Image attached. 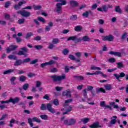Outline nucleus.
I'll return each mask as SVG.
<instances>
[{"instance_id":"nucleus-1","label":"nucleus","mask_w":128,"mask_h":128,"mask_svg":"<svg viewBox=\"0 0 128 128\" xmlns=\"http://www.w3.org/2000/svg\"><path fill=\"white\" fill-rule=\"evenodd\" d=\"M72 102V99H68L65 100V102L63 105L64 108L61 110H66L65 112H63V114H66L68 112H72V106H68V104H70V102Z\"/></svg>"},{"instance_id":"nucleus-2","label":"nucleus","mask_w":128,"mask_h":128,"mask_svg":"<svg viewBox=\"0 0 128 128\" xmlns=\"http://www.w3.org/2000/svg\"><path fill=\"white\" fill-rule=\"evenodd\" d=\"M50 78L54 82H60L62 80H66V74H63L62 76L54 74L51 76Z\"/></svg>"},{"instance_id":"nucleus-3","label":"nucleus","mask_w":128,"mask_h":128,"mask_svg":"<svg viewBox=\"0 0 128 128\" xmlns=\"http://www.w3.org/2000/svg\"><path fill=\"white\" fill-rule=\"evenodd\" d=\"M102 40L104 41L108 40V42H114V36L112 34H109L106 36H102Z\"/></svg>"},{"instance_id":"nucleus-4","label":"nucleus","mask_w":128,"mask_h":128,"mask_svg":"<svg viewBox=\"0 0 128 128\" xmlns=\"http://www.w3.org/2000/svg\"><path fill=\"white\" fill-rule=\"evenodd\" d=\"M32 122H40V120L38 118L36 117H34L32 118H32H29L28 119V124H30V126L32 128V126H34V123H32Z\"/></svg>"},{"instance_id":"nucleus-5","label":"nucleus","mask_w":128,"mask_h":128,"mask_svg":"<svg viewBox=\"0 0 128 128\" xmlns=\"http://www.w3.org/2000/svg\"><path fill=\"white\" fill-rule=\"evenodd\" d=\"M67 40H73V42H82V38H78V36H72L69 37Z\"/></svg>"},{"instance_id":"nucleus-6","label":"nucleus","mask_w":128,"mask_h":128,"mask_svg":"<svg viewBox=\"0 0 128 128\" xmlns=\"http://www.w3.org/2000/svg\"><path fill=\"white\" fill-rule=\"evenodd\" d=\"M116 118H118V116H113L110 118L111 120L110 121V124L108 125L109 128H110V126L114 124H116Z\"/></svg>"},{"instance_id":"nucleus-7","label":"nucleus","mask_w":128,"mask_h":128,"mask_svg":"<svg viewBox=\"0 0 128 128\" xmlns=\"http://www.w3.org/2000/svg\"><path fill=\"white\" fill-rule=\"evenodd\" d=\"M46 110H48L52 114H54L56 112V110L54 108H52V105L50 104H46Z\"/></svg>"},{"instance_id":"nucleus-8","label":"nucleus","mask_w":128,"mask_h":128,"mask_svg":"<svg viewBox=\"0 0 128 128\" xmlns=\"http://www.w3.org/2000/svg\"><path fill=\"white\" fill-rule=\"evenodd\" d=\"M26 4V1L22 0L18 4H15L14 6V8L16 10H20V6L23 4Z\"/></svg>"},{"instance_id":"nucleus-9","label":"nucleus","mask_w":128,"mask_h":128,"mask_svg":"<svg viewBox=\"0 0 128 128\" xmlns=\"http://www.w3.org/2000/svg\"><path fill=\"white\" fill-rule=\"evenodd\" d=\"M16 48H18V46L11 45L6 48L7 53L9 54V52H10L12 50H14Z\"/></svg>"},{"instance_id":"nucleus-10","label":"nucleus","mask_w":128,"mask_h":128,"mask_svg":"<svg viewBox=\"0 0 128 128\" xmlns=\"http://www.w3.org/2000/svg\"><path fill=\"white\" fill-rule=\"evenodd\" d=\"M90 128H102V126L100 125V122H94L90 126Z\"/></svg>"},{"instance_id":"nucleus-11","label":"nucleus","mask_w":128,"mask_h":128,"mask_svg":"<svg viewBox=\"0 0 128 128\" xmlns=\"http://www.w3.org/2000/svg\"><path fill=\"white\" fill-rule=\"evenodd\" d=\"M62 4L60 3H57L56 4V12L58 14H61L62 12Z\"/></svg>"},{"instance_id":"nucleus-12","label":"nucleus","mask_w":128,"mask_h":128,"mask_svg":"<svg viewBox=\"0 0 128 128\" xmlns=\"http://www.w3.org/2000/svg\"><path fill=\"white\" fill-rule=\"evenodd\" d=\"M62 96H66L67 98H70L72 96V92L70 90H68L62 92Z\"/></svg>"},{"instance_id":"nucleus-13","label":"nucleus","mask_w":128,"mask_h":128,"mask_svg":"<svg viewBox=\"0 0 128 128\" xmlns=\"http://www.w3.org/2000/svg\"><path fill=\"white\" fill-rule=\"evenodd\" d=\"M10 102H12V104H16L20 102V98H10Z\"/></svg>"},{"instance_id":"nucleus-14","label":"nucleus","mask_w":128,"mask_h":128,"mask_svg":"<svg viewBox=\"0 0 128 128\" xmlns=\"http://www.w3.org/2000/svg\"><path fill=\"white\" fill-rule=\"evenodd\" d=\"M81 40L83 42H90V38L88 36H82V38H81Z\"/></svg>"},{"instance_id":"nucleus-15","label":"nucleus","mask_w":128,"mask_h":128,"mask_svg":"<svg viewBox=\"0 0 128 128\" xmlns=\"http://www.w3.org/2000/svg\"><path fill=\"white\" fill-rule=\"evenodd\" d=\"M22 16H26V17L30 16V12L24 10L22 12Z\"/></svg>"},{"instance_id":"nucleus-16","label":"nucleus","mask_w":128,"mask_h":128,"mask_svg":"<svg viewBox=\"0 0 128 128\" xmlns=\"http://www.w3.org/2000/svg\"><path fill=\"white\" fill-rule=\"evenodd\" d=\"M82 122L84 124H87V122H90V118H84L80 120V121H79L78 122V124H80V122Z\"/></svg>"},{"instance_id":"nucleus-17","label":"nucleus","mask_w":128,"mask_h":128,"mask_svg":"<svg viewBox=\"0 0 128 128\" xmlns=\"http://www.w3.org/2000/svg\"><path fill=\"white\" fill-rule=\"evenodd\" d=\"M69 58H70L72 60H76V62H80V59H76V57L72 55H69Z\"/></svg>"},{"instance_id":"nucleus-18","label":"nucleus","mask_w":128,"mask_h":128,"mask_svg":"<svg viewBox=\"0 0 128 128\" xmlns=\"http://www.w3.org/2000/svg\"><path fill=\"white\" fill-rule=\"evenodd\" d=\"M70 4L72 6H78V3L76 1L72 0L70 1Z\"/></svg>"},{"instance_id":"nucleus-19","label":"nucleus","mask_w":128,"mask_h":128,"mask_svg":"<svg viewBox=\"0 0 128 128\" xmlns=\"http://www.w3.org/2000/svg\"><path fill=\"white\" fill-rule=\"evenodd\" d=\"M22 64V60H16V62L14 64V66H20Z\"/></svg>"},{"instance_id":"nucleus-20","label":"nucleus","mask_w":128,"mask_h":128,"mask_svg":"<svg viewBox=\"0 0 128 128\" xmlns=\"http://www.w3.org/2000/svg\"><path fill=\"white\" fill-rule=\"evenodd\" d=\"M14 72V70L10 69L8 70L4 71L3 72V74H12V72Z\"/></svg>"},{"instance_id":"nucleus-21","label":"nucleus","mask_w":128,"mask_h":128,"mask_svg":"<svg viewBox=\"0 0 128 128\" xmlns=\"http://www.w3.org/2000/svg\"><path fill=\"white\" fill-rule=\"evenodd\" d=\"M90 70H102V68L94 66H90Z\"/></svg>"},{"instance_id":"nucleus-22","label":"nucleus","mask_w":128,"mask_h":128,"mask_svg":"<svg viewBox=\"0 0 128 128\" xmlns=\"http://www.w3.org/2000/svg\"><path fill=\"white\" fill-rule=\"evenodd\" d=\"M116 64L118 68H124V63L122 62H117Z\"/></svg>"},{"instance_id":"nucleus-23","label":"nucleus","mask_w":128,"mask_h":128,"mask_svg":"<svg viewBox=\"0 0 128 128\" xmlns=\"http://www.w3.org/2000/svg\"><path fill=\"white\" fill-rule=\"evenodd\" d=\"M115 12H118V14H122V9L120 8V6H116Z\"/></svg>"},{"instance_id":"nucleus-24","label":"nucleus","mask_w":128,"mask_h":128,"mask_svg":"<svg viewBox=\"0 0 128 128\" xmlns=\"http://www.w3.org/2000/svg\"><path fill=\"white\" fill-rule=\"evenodd\" d=\"M74 30L75 32H80L82 30V26H78L74 27Z\"/></svg>"},{"instance_id":"nucleus-25","label":"nucleus","mask_w":128,"mask_h":128,"mask_svg":"<svg viewBox=\"0 0 128 128\" xmlns=\"http://www.w3.org/2000/svg\"><path fill=\"white\" fill-rule=\"evenodd\" d=\"M76 119L71 118L69 120V126H72L76 124Z\"/></svg>"},{"instance_id":"nucleus-26","label":"nucleus","mask_w":128,"mask_h":128,"mask_svg":"<svg viewBox=\"0 0 128 128\" xmlns=\"http://www.w3.org/2000/svg\"><path fill=\"white\" fill-rule=\"evenodd\" d=\"M96 92H104V94H106V90H104L102 88H96Z\"/></svg>"},{"instance_id":"nucleus-27","label":"nucleus","mask_w":128,"mask_h":128,"mask_svg":"<svg viewBox=\"0 0 128 128\" xmlns=\"http://www.w3.org/2000/svg\"><path fill=\"white\" fill-rule=\"evenodd\" d=\"M16 80V77L12 76L10 80V82L12 86H16V83L14 82V80Z\"/></svg>"},{"instance_id":"nucleus-28","label":"nucleus","mask_w":128,"mask_h":128,"mask_svg":"<svg viewBox=\"0 0 128 128\" xmlns=\"http://www.w3.org/2000/svg\"><path fill=\"white\" fill-rule=\"evenodd\" d=\"M34 36V34H32V32H30L26 34V36L25 37V38H26V40H30V36Z\"/></svg>"},{"instance_id":"nucleus-29","label":"nucleus","mask_w":128,"mask_h":128,"mask_svg":"<svg viewBox=\"0 0 128 128\" xmlns=\"http://www.w3.org/2000/svg\"><path fill=\"white\" fill-rule=\"evenodd\" d=\"M52 42L54 44H60V40L58 38H55L52 40Z\"/></svg>"},{"instance_id":"nucleus-30","label":"nucleus","mask_w":128,"mask_h":128,"mask_svg":"<svg viewBox=\"0 0 128 128\" xmlns=\"http://www.w3.org/2000/svg\"><path fill=\"white\" fill-rule=\"evenodd\" d=\"M104 86L106 90H112V85L110 84L104 85Z\"/></svg>"},{"instance_id":"nucleus-31","label":"nucleus","mask_w":128,"mask_h":128,"mask_svg":"<svg viewBox=\"0 0 128 128\" xmlns=\"http://www.w3.org/2000/svg\"><path fill=\"white\" fill-rule=\"evenodd\" d=\"M52 104H54V106H58L60 104V102H58V99H54L52 100Z\"/></svg>"},{"instance_id":"nucleus-32","label":"nucleus","mask_w":128,"mask_h":128,"mask_svg":"<svg viewBox=\"0 0 128 128\" xmlns=\"http://www.w3.org/2000/svg\"><path fill=\"white\" fill-rule=\"evenodd\" d=\"M92 12L90 10L89 11H86L84 13L82 14L83 16H84L85 18H88V14H90Z\"/></svg>"},{"instance_id":"nucleus-33","label":"nucleus","mask_w":128,"mask_h":128,"mask_svg":"<svg viewBox=\"0 0 128 128\" xmlns=\"http://www.w3.org/2000/svg\"><path fill=\"white\" fill-rule=\"evenodd\" d=\"M26 80V76H21L19 77V80L20 82H25Z\"/></svg>"},{"instance_id":"nucleus-34","label":"nucleus","mask_w":128,"mask_h":128,"mask_svg":"<svg viewBox=\"0 0 128 128\" xmlns=\"http://www.w3.org/2000/svg\"><path fill=\"white\" fill-rule=\"evenodd\" d=\"M110 106H113L114 108H118V105L116 104V103L114 102L110 103Z\"/></svg>"},{"instance_id":"nucleus-35","label":"nucleus","mask_w":128,"mask_h":128,"mask_svg":"<svg viewBox=\"0 0 128 128\" xmlns=\"http://www.w3.org/2000/svg\"><path fill=\"white\" fill-rule=\"evenodd\" d=\"M75 56L78 58L77 60H80V56H82V52H77L75 53Z\"/></svg>"},{"instance_id":"nucleus-36","label":"nucleus","mask_w":128,"mask_h":128,"mask_svg":"<svg viewBox=\"0 0 128 128\" xmlns=\"http://www.w3.org/2000/svg\"><path fill=\"white\" fill-rule=\"evenodd\" d=\"M14 122H16V120H14V118H12L10 120V123L9 124V126H10V128H12V126H14V125L12 124H14Z\"/></svg>"},{"instance_id":"nucleus-37","label":"nucleus","mask_w":128,"mask_h":128,"mask_svg":"<svg viewBox=\"0 0 128 128\" xmlns=\"http://www.w3.org/2000/svg\"><path fill=\"white\" fill-rule=\"evenodd\" d=\"M38 20L40 22H44V24H46V20H44V18H42V17L39 16L38 18Z\"/></svg>"},{"instance_id":"nucleus-38","label":"nucleus","mask_w":128,"mask_h":128,"mask_svg":"<svg viewBox=\"0 0 128 128\" xmlns=\"http://www.w3.org/2000/svg\"><path fill=\"white\" fill-rule=\"evenodd\" d=\"M18 56H26V54L23 50H20L18 53Z\"/></svg>"},{"instance_id":"nucleus-39","label":"nucleus","mask_w":128,"mask_h":128,"mask_svg":"<svg viewBox=\"0 0 128 128\" xmlns=\"http://www.w3.org/2000/svg\"><path fill=\"white\" fill-rule=\"evenodd\" d=\"M30 84H25L23 85V90H26L28 88Z\"/></svg>"},{"instance_id":"nucleus-40","label":"nucleus","mask_w":128,"mask_h":128,"mask_svg":"<svg viewBox=\"0 0 128 128\" xmlns=\"http://www.w3.org/2000/svg\"><path fill=\"white\" fill-rule=\"evenodd\" d=\"M56 2H62L60 4L62 6L66 4V0H56Z\"/></svg>"},{"instance_id":"nucleus-41","label":"nucleus","mask_w":128,"mask_h":128,"mask_svg":"<svg viewBox=\"0 0 128 128\" xmlns=\"http://www.w3.org/2000/svg\"><path fill=\"white\" fill-rule=\"evenodd\" d=\"M33 8L35 10H40L42 6H40L33 5Z\"/></svg>"},{"instance_id":"nucleus-42","label":"nucleus","mask_w":128,"mask_h":128,"mask_svg":"<svg viewBox=\"0 0 128 128\" xmlns=\"http://www.w3.org/2000/svg\"><path fill=\"white\" fill-rule=\"evenodd\" d=\"M56 64V61L54 60H51L48 62H47V64L48 66H52V64Z\"/></svg>"},{"instance_id":"nucleus-43","label":"nucleus","mask_w":128,"mask_h":128,"mask_svg":"<svg viewBox=\"0 0 128 128\" xmlns=\"http://www.w3.org/2000/svg\"><path fill=\"white\" fill-rule=\"evenodd\" d=\"M40 118H41L42 120H48V115L42 114L40 116Z\"/></svg>"},{"instance_id":"nucleus-44","label":"nucleus","mask_w":128,"mask_h":128,"mask_svg":"<svg viewBox=\"0 0 128 128\" xmlns=\"http://www.w3.org/2000/svg\"><path fill=\"white\" fill-rule=\"evenodd\" d=\"M40 110H46V104H42L40 106Z\"/></svg>"},{"instance_id":"nucleus-45","label":"nucleus","mask_w":128,"mask_h":128,"mask_svg":"<svg viewBox=\"0 0 128 128\" xmlns=\"http://www.w3.org/2000/svg\"><path fill=\"white\" fill-rule=\"evenodd\" d=\"M70 19H71L72 20H78V16L72 15V16H70Z\"/></svg>"},{"instance_id":"nucleus-46","label":"nucleus","mask_w":128,"mask_h":128,"mask_svg":"<svg viewBox=\"0 0 128 128\" xmlns=\"http://www.w3.org/2000/svg\"><path fill=\"white\" fill-rule=\"evenodd\" d=\"M30 62V58H27L24 59L22 62V64H26V62Z\"/></svg>"},{"instance_id":"nucleus-47","label":"nucleus","mask_w":128,"mask_h":128,"mask_svg":"<svg viewBox=\"0 0 128 128\" xmlns=\"http://www.w3.org/2000/svg\"><path fill=\"white\" fill-rule=\"evenodd\" d=\"M8 58L10 60H16V56L12 55V54H10L8 56Z\"/></svg>"},{"instance_id":"nucleus-48","label":"nucleus","mask_w":128,"mask_h":128,"mask_svg":"<svg viewBox=\"0 0 128 128\" xmlns=\"http://www.w3.org/2000/svg\"><path fill=\"white\" fill-rule=\"evenodd\" d=\"M64 88V87H60V86H56L55 88V89L57 92H60L61 90H62Z\"/></svg>"},{"instance_id":"nucleus-49","label":"nucleus","mask_w":128,"mask_h":128,"mask_svg":"<svg viewBox=\"0 0 128 128\" xmlns=\"http://www.w3.org/2000/svg\"><path fill=\"white\" fill-rule=\"evenodd\" d=\"M108 62L111 63L116 62V58H111L108 60Z\"/></svg>"},{"instance_id":"nucleus-50","label":"nucleus","mask_w":128,"mask_h":128,"mask_svg":"<svg viewBox=\"0 0 128 128\" xmlns=\"http://www.w3.org/2000/svg\"><path fill=\"white\" fill-rule=\"evenodd\" d=\"M50 72H58V68H52L50 69Z\"/></svg>"},{"instance_id":"nucleus-51","label":"nucleus","mask_w":128,"mask_h":128,"mask_svg":"<svg viewBox=\"0 0 128 128\" xmlns=\"http://www.w3.org/2000/svg\"><path fill=\"white\" fill-rule=\"evenodd\" d=\"M8 114H3L2 116V118H0V120H4V118H8Z\"/></svg>"},{"instance_id":"nucleus-52","label":"nucleus","mask_w":128,"mask_h":128,"mask_svg":"<svg viewBox=\"0 0 128 128\" xmlns=\"http://www.w3.org/2000/svg\"><path fill=\"white\" fill-rule=\"evenodd\" d=\"M4 108H8V106L6 104H2L0 106V110H4Z\"/></svg>"},{"instance_id":"nucleus-53","label":"nucleus","mask_w":128,"mask_h":128,"mask_svg":"<svg viewBox=\"0 0 128 128\" xmlns=\"http://www.w3.org/2000/svg\"><path fill=\"white\" fill-rule=\"evenodd\" d=\"M38 62V60L36 59L30 62V64H36Z\"/></svg>"},{"instance_id":"nucleus-54","label":"nucleus","mask_w":128,"mask_h":128,"mask_svg":"<svg viewBox=\"0 0 128 128\" xmlns=\"http://www.w3.org/2000/svg\"><path fill=\"white\" fill-rule=\"evenodd\" d=\"M70 50H68V48H66V49H64L63 52H62V53L64 54H68Z\"/></svg>"},{"instance_id":"nucleus-55","label":"nucleus","mask_w":128,"mask_h":128,"mask_svg":"<svg viewBox=\"0 0 128 128\" xmlns=\"http://www.w3.org/2000/svg\"><path fill=\"white\" fill-rule=\"evenodd\" d=\"M102 8L103 10V12H108V8L106 5L102 6Z\"/></svg>"},{"instance_id":"nucleus-56","label":"nucleus","mask_w":128,"mask_h":128,"mask_svg":"<svg viewBox=\"0 0 128 128\" xmlns=\"http://www.w3.org/2000/svg\"><path fill=\"white\" fill-rule=\"evenodd\" d=\"M10 2L8 1L5 3V8H8L10 6Z\"/></svg>"},{"instance_id":"nucleus-57","label":"nucleus","mask_w":128,"mask_h":128,"mask_svg":"<svg viewBox=\"0 0 128 128\" xmlns=\"http://www.w3.org/2000/svg\"><path fill=\"white\" fill-rule=\"evenodd\" d=\"M23 52H28V48H26V47H23L21 48Z\"/></svg>"},{"instance_id":"nucleus-58","label":"nucleus","mask_w":128,"mask_h":128,"mask_svg":"<svg viewBox=\"0 0 128 128\" xmlns=\"http://www.w3.org/2000/svg\"><path fill=\"white\" fill-rule=\"evenodd\" d=\"M106 105V102L104 101H102L100 102V106H102V108H104Z\"/></svg>"},{"instance_id":"nucleus-59","label":"nucleus","mask_w":128,"mask_h":128,"mask_svg":"<svg viewBox=\"0 0 128 128\" xmlns=\"http://www.w3.org/2000/svg\"><path fill=\"white\" fill-rule=\"evenodd\" d=\"M48 66V62L42 63L40 65V68H44L45 66Z\"/></svg>"},{"instance_id":"nucleus-60","label":"nucleus","mask_w":128,"mask_h":128,"mask_svg":"<svg viewBox=\"0 0 128 128\" xmlns=\"http://www.w3.org/2000/svg\"><path fill=\"white\" fill-rule=\"evenodd\" d=\"M35 48H36V50H42V48L43 46H40V45H38V46H34Z\"/></svg>"},{"instance_id":"nucleus-61","label":"nucleus","mask_w":128,"mask_h":128,"mask_svg":"<svg viewBox=\"0 0 128 128\" xmlns=\"http://www.w3.org/2000/svg\"><path fill=\"white\" fill-rule=\"evenodd\" d=\"M0 102L2 104H10V99L9 100H2L0 101Z\"/></svg>"},{"instance_id":"nucleus-62","label":"nucleus","mask_w":128,"mask_h":128,"mask_svg":"<svg viewBox=\"0 0 128 128\" xmlns=\"http://www.w3.org/2000/svg\"><path fill=\"white\" fill-rule=\"evenodd\" d=\"M42 40V37H40V36H37L34 38V40Z\"/></svg>"},{"instance_id":"nucleus-63","label":"nucleus","mask_w":128,"mask_h":128,"mask_svg":"<svg viewBox=\"0 0 128 128\" xmlns=\"http://www.w3.org/2000/svg\"><path fill=\"white\" fill-rule=\"evenodd\" d=\"M25 21H26L25 19H24V18L20 19L18 20V24H24V22Z\"/></svg>"},{"instance_id":"nucleus-64","label":"nucleus","mask_w":128,"mask_h":128,"mask_svg":"<svg viewBox=\"0 0 128 128\" xmlns=\"http://www.w3.org/2000/svg\"><path fill=\"white\" fill-rule=\"evenodd\" d=\"M0 24L2 26H6V22L4 20H0Z\"/></svg>"}]
</instances>
